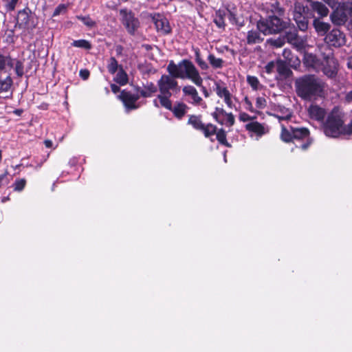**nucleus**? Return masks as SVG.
<instances>
[{"instance_id": "nucleus-1", "label": "nucleus", "mask_w": 352, "mask_h": 352, "mask_svg": "<svg viewBox=\"0 0 352 352\" xmlns=\"http://www.w3.org/2000/svg\"><path fill=\"white\" fill-rule=\"evenodd\" d=\"M166 69L169 74L162 75L157 82L160 98L163 104L169 103L173 94L179 91L180 87L176 78L188 79L197 86L203 84V79L198 69L188 60H182L178 64L170 60Z\"/></svg>"}, {"instance_id": "nucleus-2", "label": "nucleus", "mask_w": 352, "mask_h": 352, "mask_svg": "<svg viewBox=\"0 0 352 352\" xmlns=\"http://www.w3.org/2000/svg\"><path fill=\"white\" fill-rule=\"evenodd\" d=\"M296 92L304 100L311 101L324 95V83L311 74L304 75L295 80Z\"/></svg>"}, {"instance_id": "nucleus-3", "label": "nucleus", "mask_w": 352, "mask_h": 352, "mask_svg": "<svg viewBox=\"0 0 352 352\" xmlns=\"http://www.w3.org/2000/svg\"><path fill=\"white\" fill-rule=\"evenodd\" d=\"M327 36L325 37V45L320 47L321 54L323 61L318 60L316 56L312 54H305L303 58V63L308 69H312L316 72H322L327 76H330V67L329 65V54L322 50L329 48V44L327 41Z\"/></svg>"}, {"instance_id": "nucleus-4", "label": "nucleus", "mask_w": 352, "mask_h": 352, "mask_svg": "<svg viewBox=\"0 0 352 352\" xmlns=\"http://www.w3.org/2000/svg\"><path fill=\"white\" fill-rule=\"evenodd\" d=\"M345 113L339 108L331 110V138L352 134V120L344 125Z\"/></svg>"}, {"instance_id": "nucleus-5", "label": "nucleus", "mask_w": 352, "mask_h": 352, "mask_svg": "<svg viewBox=\"0 0 352 352\" xmlns=\"http://www.w3.org/2000/svg\"><path fill=\"white\" fill-rule=\"evenodd\" d=\"M287 23L283 21L280 16L268 15L265 19H261L257 22V29L265 35L276 34L283 30Z\"/></svg>"}, {"instance_id": "nucleus-6", "label": "nucleus", "mask_w": 352, "mask_h": 352, "mask_svg": "<svg viewBox=\"0 0 352 352\" xmlns=\"http://www.w3.org/2000/svg\"><path fill=\"white\" fill-rule=\"evenodd\" d=\"M347 84L346 74L340 68L338 61L331 57V89L334 91H341Z\"/></svg>"}, {"instance_id": "nucleus-7", "label": "nucleus", "mask_w": 352, "mask_h": 352, "mask_svg": "<svg viewBox=\"0 0 352 352\" xmlns=\"http://www.w3.org/2000/svg\"><path fill=\"white\" fill-rule=\"evenodd\" d=\"M309 113L312 118L320 122L324 133L327 136H330V115H327L324 109L317 105L311 106L309 108Z\"/></svg>"}, {"instance_id": "nucleus-8", "label": "nucleus", "mask_w": 352, "mask_h": 352, "mask_svg": "<svg viewBox=\"0 0 352 352\" xmlns=\"http://www.w3.org/2000/svg\"><path fill=\"white\" fill-rule=\"evenodd\" d=\"M120 14L122 16V23L128 33L134 35L140 26L139 19L135 16L131 11L126 9L120 10Z\"/></svg>"}, {"instance_id": "nucleus-9", "label": "nucleus", "mask_w": 352, "mask_h": 352, "mask_svg": "<svg viewBox=\"0 0 352 352\" xmlns=\"http://www.w3.org/2000/svg\"><path fill=\"white\" fill-rule=\"evenodd\" d=\"M214 91L217 95L223 100L228 108H236L235 104L232 102V96L223 82H215Z\"/></svg>"}, {"instance_id": "nucleus-10", "label": "nucleus", "mask_w": 352, "mask_h": 352, "mask_svg": "<svg viewBox=\"0 0 352 352\" xmlns=\"http://www.w3.org/2000/svg\"><path fill=\"white\" fill-rule=\"evenodd\" d=\"M293 134V140H305L306 142L300 145L296 144V147L300 148L302 150H306L311 144L309 140V131L305 128H294L291 127Z\"/></svg>"}, {"instance_id": "nucleus-11", "label": "nucleus", "mask_w": 352, "mask_h": 352, "mask_svg": "<svg viewBox=\"0 0 352 352\" xmlns=\"http://www.w3.org/2000/svg\"><path fill=\"white\" fill-rule=\"evenodd\" d=\"M182 91L184 96L186 97V101L193 105H202L203 100L199 96L196 88L192 85H186L183 87Z\"/></svg>"}, {"instance_id": "nucleus-12", "label": "nucleus", "mask_w": 352, "mask_h": 352, "mask_svg": "<svg viewBox=\"0 0 352 352\" xmlns=\"http://www.w3.org/2000/svg\"><path fill=\"white\" fill-rule=\"evenodd\" d=\"M120 98L128 109H136L140 107V105L136 104L140 98V95L138 93L134 94L130 91L123 90L120 95Z\"/></svg>"}, {"instance_id": "nucleus-13", "label": "nucleus", "mask_w": 352, "mask_h": 352, "mask_svg": "<svg viewBox=\"0 0 352 352\" xmlns=\"http://www.w3.org/2000/svg\"><path fill=\"white\" fill-rule=\"evenodd\" d=\"M152 21L158 32L162 34H167L171 32V28L168 19L160 14H155Z\"/></svg>"}, {"instance_id": "nucleus-14", "label": "nucleus", "mask_w": 352, "mask_h": 352, "mask_svg": "<svg viewBox=\"0 0 352 352\" xmlns=\"http://www.w3.org/2000/svg\"><path fill=\"white\" fill-rule=\"evenodd\" d=\"M13 80L10 75L6 78L0 77V97L10 98L12 96Z\"/></svg>"}, {"instance_id": "nucleus-15", "label": "nucleus", "mask_w": 352, "mask_h": 352, "mask_svg": "<svg viewBox=\"0 0 352 352\" xmlns=\"http://www.w3.org/2000/svg\"><path fill=\"white\" fill-rule=\"evenodd\" d=\"M135 90L140 95V98H150L157 91V86L152 82H146L143 84L142 87H135Z\"/></svg>"}, {"instance_id": "nucleus-16", "label": "nucleus", "mask_w": 352, "mask_h": 352, "mask_svg": "<svg viewBox=\"0 0 352 352\" xmlns=\"http://www.w3.org/2000/svg\"><path fill=\"white\" fill-rule=\"evenodd\" d=\"M272 110L274 111V113L272 115L278 118L280 122L283 120H289L292 116L291 110L280 104H274Z\"/></svg>"}, {"instance_id": "nucleus-17", "label": "nucleus", "mask_w": 352, "mask_h": 352, "mask_svg": "<svg viewBox=\"0 0 352 352\" xmlns=\"http://www.w3.org/2000/svg\"><path fill=\"white\" fill-rule=\"evenodd\" d=\"M245 129L250 132L254 133L258 137L262 136L267 132L264 125L258 122H252L245 125Z\"/></svg>"}, {"instance_id": "nucleus-18", "label": "nucleus", "mask_w": 352, "mask_h": 352, "mask_svg": "<svg viewBox=\"0 0 352 352\" xmlns=\"http://www.w3.org/2000/svg\"><path fill=\"white\" fill-rule=\"evenodd\" d=\"M266 10L269 15L281 16L284 14V9L281 8L279 3L276 1L267 4Z\"/></svg>"}, {"instance_id": "nucleus-19", "label": "nucleus", "mask_w": 352, "mask_h": 352, "mask_svg": "<svg viewBox=\"0 0 352 352\" xmlns=\"http://www.w3.org/2000/svg\"><path fill=\"white\" fill-rule=\"evenodd\" d=\"M283 56L290 67H296L300 64V60L297 56H294L289 50L285 49L283 52Z\"/></svg>"}, {"instance_id": "nucleus-20", "label": "nucleus", "mask_w": 352, "mask_h": 352, "mask_svg": "<svg viewBox=\"0 0 352 352\" xmlns=\"http://www.w3.org/2000/svg\"><path fill=\"white\" fill-rule=\"evenodd\" d=\"M227 16V11L223 10H219L216 11L214 17V23L215 25L221 29L224 30L226 27L225 23V17Z\"/></svg>"}, {"instance_id": "nucleus-21", "label": "nucleus", "mask_w": 352, "mask_h": 352, "mask_svg": "<svg viewBox=\"0 0 352 352\" xmlns=\"http://www.w3.org/2000/svg\"><path fill=\"white\" fill-rule=\"evenodd\" d=\"M344 43V34L338 29L331 30V45L338 47Z\"/></svg>"}, {"instance_id": "nucleus-22", "label": "nucleus", "mask_w": 352, "mask_h": 352, "mask_svg": "<svg viewBox=\"0 0 352 352\" xmlns=\"http://www.w3.org/2000/svg\"><path fill=\"white\" fill-rule=\"evenodd\" d=\"M284 37L289 43L296 47H300L302 45V40L298 36L296 30L287 32Z\"/></svg>"}, {"instance_id": "nucleus-23", "label": "nucleus", "mask_w": 352, "mask_h": 352, "mask_svg": "<svg viewBox=\"0 0 352 352\" xmlns=\"http://www.w3.org/2000/svg\"><path fill=\"white\" fill-rule=\"evenodd\" d=\"M188 108V107L186 104L183 102H178L175 104L173 107L172 106L171 109L170 110L172 111L173 113L176 118L181 119L186 114Z\"/></svg>"}, {"instance_id": "nucleus-24", "label": "nucleus", "mask_w": 352, "mask_h": 352, "mask_svg": "<svg viewBox=\"0 0 352 352\" xmlns=\"http://www.w3.org/2000/svg\"><path fill=\"white\" fill-rule=\"evenodd\" d=\"M260 31L250 30L247 33V43L249 45L259 43L263 41V38L261 37Z\"/></svg>"}, {"instance_id": "nucleus-25", "label": "nucleus", "mask_w": 352, "mask_h": 352, "mask_svg": "<svg viewBox=\"0 0 352 352\" xmlns=\"http://www.w3.org/2000/svg\"><path fill=\"white\" fill-rule=\"evenodd\" d=\"M289 65L283 60H278L276 62V69L279 74L287 77L292 73Z\"/></svg>"}, {"instance_id": "nucleus-26", "label": "nucleus", "mask_w": 352, "mask_h": 352, "mask_svg": "<svg viewBox=\"0 0 352 352\" xmlns=\"http://www.w3.org/2000/svg\"><path fill=\"white\" fill-rule=\"evenodd\" d=\"M15 59L10 56H6L0 54V73L6 69V66L12 68L14 65Z\"/></svg>"}, {"instance_id": "nucleus-27", "label": "nucleus", "mask_w": 352, "mask_h": 352, "mask_svg": "<svg viewBox=\"0 0 352 352\" xmlns=\"http://www.w3.org/2000/svg\"><path fill=\"white\" fill-rule=\"evenodd\" d=\"M311 8L314 11L316 12L321 17L327 16L329 13L328 8L322 3L314 1L311 3Z\"/></svg>"}, {"instance_id": "nucleus-28", "label": "nucleus", "mask_w": 352, "mask_h": 352, "mask_svg": "<svg viewBox=\"0 0 352 352\" xmlns=\"http://www.w3.org/2000/svg\"><path fill=\"white\" fill-rule=\"evenodd\" d=\"M227 16L230 22L234 25L237 26L239 28L244 25V20L242 18L238 17L232 11L227 10Z\"/></svg>"}, {"instance_id": "nucleus-29", "label": "nucleus", "mask_w": 352, "mask_h": 352, "mask_svg": "<svg viewBox=\"0 0 352 352\" xmlns=\"http://www.w3.org/2000/svg\"><path fill=\"white\" fill-rule=\"evenodd\" d=\"M314 25L316 30L321 35L325 34L329 28L328 23H324L318 19H314Z\"/></svg>"}, {"instance_id": "nucleus-30", "label": "nucleus", "mask_w": 352, "mask_h": 352, "mask_svg": "<svg viewBox=\"0 0 352 352\" xmlns=\"http://www.w3.org/2000/svg\"><path fill=\"white\" fill-rule=\"evenodd\" d=\"M188 124L192 126V127L197 130L201 131L204 129V123L201 122V117L191 115L189 117Z\"/></svg>"}, {"instance_id": "nucleus-31", "label": "nucleus", "mask_w": 352, "mask_h": 352, "mask_svg": "<svg viewBox=\"0 0 352 352\" xmlns=\"http://www.w3.org/2000/svg\"><path fill=\"white\" fill-rule=\"evenodd\" d=\"M208 60L214 69H221L223 67L224 60L217 58L214 54H210L208 56Z\"/></svg>"}, {"instance_id": "nucleus-32", "label": "nucleus", "mask_w": 352, "mask_h": 352, "mask_svg": "<svg viewBox=\"0 0 352 352\" xmlns=\"http://www.w3.org/2000/svg\"><path fill=\"white\" fill-rule=\"evenodd\" d=\"M291 127L292 126L287 128L284 124H281L282 131L280 137L284 142L293 141V134L292 133Z\"/></svg>"}, {"instance_id": "nucleus-33", "label": "nucleus", "mask_w": 352, "mask_h": 352, "mask_svg": "<svg viewBox=\"0 0 352 352\" xmlns=\"http://www.w3.org/2000/svg\"><path fill=\"white\" fill-rule=\"evenodd\" d=\"M115 81L120 85H124L128 82V76L121 66L115 78Z\"/></svg>"}, {"instance_id": "nucleus-34", "label": "nucleus", "mask_w": 352, "mask_h": 352, "mask_svg": "<svg viewBox=\"0 0 352 352\" xmlns=\"http://www.w3.org/2000/svg\"><path fill=\"white\" fill-rule=\"evenodd\" d=\"M227 112L221 107H216L214 111L212 113L213 118L217 122L223 124V118L226 115Z\"/></svg>"}, {"instance_id": "nucleus-35", "label": "nucleus", "mask_w": 352, "mask_h": 352, "mask_svg": "<svg viewBox=\"0 0 352 352\" xmlns=\"http://www.w3.org/2000/svg\"><path fill=\"white\" fill-rule=\"evenodd\" d=\"M308 16L309 14H306L305 15H302L301 17L294 20L298 28L302 31H305L308 28Z\"/></svg>"}, {"instance_id": "nucleus-36", "label": "nucleus", "mask_w": 352, "mask_h": 352, "mask_svg": "<svg viewBox=\"0 0 352 352\" xmlns=\"http://www.w3.org/2000/svg\"><path fill=\"white\" fill-rule=\"evenodd\" d=\"M308 16L309 14H306L305 15H302L301 17L294 20L298 28L302 31H305L308 28Z\"/></svg>"}, {"instance_id": "nucleus-37", "label": "nucleus", "mask_w": 352, "mask_h": 352, "mask_svg": "<svg viewBox=\"0 0 352 352\" xmlns=\"http://www.w3.org/2000/svg\"><path fill=\"white\" fill-rule=\"evenodd\" d=\"M72 45L75 47L85 50H90L91 48V43L85 39L75 40L72 42Z\"/></svg>"}, {"instance_id": "nucleus-38", "label": "nucleus", "mask_w": 352, "mask_h": 352, "mask_svg": "<svg viewBox=\"0 0 352 352\" xmlns=\"http://www.w3.org/2000/svg\"><path fill=\"white\" fill-rule=\"evenodd\" d=\"M204 133V135L206 138H209L211 135L216 134L217 133V127L216 126L212 124H208L206 125L204 124V129L201 130Z\"/></svg>"}, {"instance_id": "nucleus-39", "label": "nucleus", "mask_w": 352, "mask_h": 352, "mask_svg": "<svg viewBox=\"0 0 352 352\" xmlns=\"http://www.w3.org/2000/svg\"><path fill=\"white\" fill-rule=\"evenodd\" d=\"M267 43L275 47H281L285 43V38L284 36H280L277 38H269L267 40Z\"/></svg>"}, {"instance_id": "nucleus-40", "label": "nucleus", "mask_w": 352, "mask_h": 352, "mask_svg": "<svg viewBox=\"0 0 352 352\" xmlns=\"http://www.w3.org/2000/svg\"><path fill=\"white\" fill-rule=\"evenodd\" d=\"M216 138L219 142L220 144L225 145L228 147L230 146V144L226 140V132L223 129H221L216 133Z\"/></svg>"}, {"instance_id": "nucleus-41", "label": "nucleus", "mask_w": 352, "mask_h": 352, "mask_svg": "<svg viewBox=\"0 0 352 352\" xmlns=\"http://www.w3.org/2000/svg\"><path fill=\"white\" fill-rule=\"evenodd\" d=\"M153 104L157 108L162 107L166 109H171L172 107V101H169L168 104H163L162 99L160 98V94H157V97L153 100Z\"/></svg>"}, {"instance_id": "nucleus-42", "label": "nucleus", "mask_w": 352, "mask_h": 352, "mask_svg": "<svg viewBox=\"0 0 352 352\" xmlns=\"http://www.w3.org/2000/svg\"><path fill=\"white\" fill-rule=\"evenodd\" d=\"M107 69L110 74H115L118 69V63L114 57L110 58L107 65Z\"/></svg>"}, {"instance_id": "nucleus-43", "label": "nucleus", "mask_w": 352, "mask_h": 352, "mask_svg": "<svg viewBox=\"0 0 352 352\" xmlns=\"http://www.w3.org/2000/svg\"><path fill=\"white\" fill-rule=\"evenodd\" d=\"M76 18L81 21L86 26L93 28L96 25V22L94 21L89 16H76Z\"/></svg>"}, {"instance_id": "nucleus-44", "label": "nucleus", "mask_w": 352, "mask_h": 352, "mask_svg": "<svg viewBox=\"0 0 352 352\" xmlns=\"http://www.w3.org/2000/svg\"><path fill=\"white\" fill-rule=\"evenodd\" d=\"M247 82L254 90H257L260 86L259 80L256 76H248Z\"/></svg>"}, {"instance_id": "nucleus-45", "label": "nucleus", "mask_w": 352, "mask_h": 352, "mask_svg": "<svg viewBox=\"0 0 352 352\" xmlns=\"http://www.w3.org/2000/svg\"><path fill=\"white\" fill-rule=\"evenodd\" d=\"M26 184L25 179H17L13 184L14 190L20 192L23 190Z\"/></svg>"}, {"instance_id": "nucleus-46", "label": "nucleus", "mask_w": 352, "mask_h": 352, "mask_svg": "<svg viewBox=\"0 0 352 352\" xmlns=\"http://www.w3.org/2000/svg\"><path fill=\"white\" fill-rule=\"evenodd\" d=\"M7 11L14 10L19 0H2Z\"/></svg>"}, {"instance_id": "nucleus-47", "label": "nucleus", "mask_w": 352, "mask_h": 352, "mask_svg": "<svg viewBox=\"0 0 352 352\" xmlns=\"http://www.w3.org/2000/svg\"><path fill=\"white\" fill-rule=\"evenodd\" d=\"M308 8L304 6L300 2H296L294 3V13H302V14H309L307 12Z\"/></svg>"}, {"instance_id": "nucleus-48", "label": "nucleus", "mask_w": 352, "mask_h": 352, "mask_svg": "<svg viewBox=\"0 0 352 352\" xmlns=\"http://www.w3.org/2000/svg\"><path fill=\"white\" fill-rule=\"evenodd\" d=\"M14 69L16 75L19 77L22 76L23 75V65L22 63L19 60H17L15 59L14 61Z\"/></svg>"}, {"instance_id": "nucleus-49", "label": "nucleus", "mask_w": 352, "mask_h": 352, "mask_svg": "<svg viewBox=\"0 0 352 352\" xmlns=\"http://www.w3.org/2000/svg\"><path fill=\"white\" fill-rule=\"evenodd\" d=\"M234 124V117L232 113H227L223 118V124L229 126H232Z\"/></svg>"}, {"instance_id": "nucleus-50", "label": "nucleus", "mask_w": 352, "mask_h": 352, "mask_svg": "<svg viewBox=\"0 0 352 352\" xmlns=\"http://www.w3.org/2000/svg\"><path fill=\"white\" fill-rule=\"evenodd\" d=\"M267 105V100L264 97H258L256 99V107L258 109H263Z\"/></svg>"}, {"instance_id": "nucleus-51", "label": "nucleus", "mask_w": 352, "mask_h": 352, "mask_svg": "<svg viewBox=\"0 0 352 352\" xmlns=\"http://www.w3.org/2000/svg\"><path fill=\"white\" fill-rule=\"evenodd\" d=\"M276 67V63H274V61H270L265 65V69L267 74H271L274 72Z\"/></svg>"}, {"instance_id": "nucleus-52", "label": "nucleus", "mask_w": 352, "mask_h": 352, "mask_svg": "<svg viewBox=\"0 0 352 352\" xmlns=\"http://www.w3.org/2000/svg\"><path fill=\"white\" fill-rule=\"evenodd\" d=\"M244 103H245V109L248 111H250V112H255L254 109V107H253V105L251 102V101L248 99V97H245L244 98Z\"/></svg>"}, {"instance_id": "nucleus-53", "label": "nucleus", "mask_w": 352, "mask_h": 352, "mask_svg": "<svg viewBox=\"0 0 352 352\" xmlns=\"http://www.w3.org/2000/svg\"><path fill=\"white\" fill-rule=\"evenodd\" d=\"M65 10L66 6L64 4H60L54 11L53 16H57Z\"/></svg>"}, {"instance_id": "nucleus-54", "label": "nucleus", "mask_w": 352, "mask_h": 352, "mask_svg": "<svg viewBox=\"0 0 352 352\" xmlns=\"http://www.w3.org/2000/svg\"><path fill=\"white\" fill-rule=\"evenodd\" d=\"M198 61L196 62L197 63V65H199V67L202 69V70H206L208 69L209 66L202 59V58H198Z\"/></svg>"}, {"instance_id": "nucleus-55", "label": "nucleus", "mask_w": 352, "mask_h": 352, "mask_svg": "<svg viewBox=\"0 0 352 352\" xmlns=\"http://www.w3.org/2000/svg\"><path fill=\"white\" fill-rule=\"evenodd\" d=\"M198 61L196 62L197 63V65H199V67L202 69V70H206L208 69L209 66L202 59V58H198Z\"/></svg>"}, {"instance_id": "nucleus-56", "label": "nucleus", "mask_w": 352, "mask_h": 352, "mask_svg": "<svg viewBox=\"0 0 352 352\" xmlns=\"http://www.w3.org/2000/svg\"><path fill=\"white\" fill-rule=\"evenodd\" d=\"M89 72L87 69H81L79 72V76L83 80H87L89 76Z\"/></svg>"}, {"instance_id": "nucleus-57", "label": "nucleus", "mask_w": 352, "mask_h": 352, "mask_svg": "<svg viewBox=\"0 0 352 352\" xmlns=\"http://www.w3.org/2000/svg\"><path fill=\"white\" fill-rule=\"evenodd\" d=\"M239 120L242 122H246L251 120V117L246 113L242 112L239 114Z\"/></svg>"}, {"instance_id": "nucleus-58", "label": "nucleus", "mask_w": 352, "mask_h": 352, "mask_svg": "<svg viewBox=\"0 0 352 352\" xmlns=\"http://www.w3.org/2000/svg\"><path fill=\"white\" fill-rule=\"evenodd\" d=\"M19 14L22 15V16H24V19H23V23L25 24H27L28 21H29V16L25 12H19Z\"/></svg>"}, {"instance_id": "nucleus-59", "label": "nucleus", "mask_w": 352, "mask_h": 352, "mask_svg": "<svg viewBox=\"0 0 352 352\" xmlns=\"http://www.w3.org/2000/svg\"><path fill=\"white\" fill-rule=\"evenodd\" d=\"M111 90H112V91L113 93H117V92H118L120 91V87L118 85H115V84H112L111 85Z\"/></svg>"}, {"instance_id": "nucleus-60", "label": "nucleus", "mask_w": 352, "mask_h": 352, "mask_svg": "<svg viewBox=\"0 0 352 352\" xmlns=\"http://www.w3.org/2000/svg\"><path fill=\"white\" fill-rule=\"evenodd\" d=\"M200 87H201V91H202L204 96L206 98L209 97V93H208V90L206 89V88L205 87L202 86V85Z\"/></svg>"}, {"instance_id": "nucleus-61", "label": "nucleus", "mask_w": 352, "mask_h": 352, "mask_svg": "<svg viewBox=\"0 0 352 352\" xmlns=\"http://www.w3.org/2000/svg\"><path fill=\"white\" fill-rule=\"evenodd\" d=\"M346 100L348 102H351L352 101V90L346 94Z\"/></svg>"}, {"instance_id": "nucleus-62", "label": "nucleus", "mask_w": 352, "mask_h": 352, "mask_svg": "<svg viewBox=\"0 0 352 352\" xmlns=\"http://www.w3.org/2000/svg\"><path fill=\"white\" fill-rule=\"evenodd\" d=\"M45 145L47 148H50L52 146V142L51 140H47L44 142Z\"/></svg>"}, {"instance_id": "nucleus-63", "label": "nucleus", "mask_w": 352, "mask_h": 352, "mask_svg": "<svg viewBox=\"0 0 352 352\" xmlns=\"http://www.w3.org/2000/svg\"><path fill=\"white\" fill-rule=\"evenodd\" d=\"M306 14H302V13H294V19L296 20V19L301 17L302 15H305Z\"/></svg>"}, {"instance_id": "nucleus-64", "label": "nucleus", "mask_w": 352, "mask_h": 352, "mask_svg": "<svg viewBox=\"0 0 352 352\" xmlns=\"http://www.w3.org/2000/svg\"><path fill=\"white\" fill-rule=\"evenodd\" d=\"M348 67L352 69V56L349 58L347 63Z\"/></svg>"}]
</instances>
